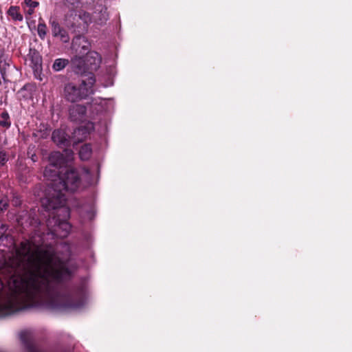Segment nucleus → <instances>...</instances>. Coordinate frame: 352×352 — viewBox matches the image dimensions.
<instances>
[{
  "mask_svg": "<svg viewBox=\"0 0 352 352\" xmlns=\"http://www.w3.org/2000/svg\"><path fill=\"white\" fill-rule=\"evenodd\" d=\"M24 3L29 8H35L38 6V2L34 1L32 0H24Z\"/></svg>",
  "mask_w": 352,
  "mask_h": 352,
  "instance_id": "nucleus-17",
  "label": "nucleus"
},
{
  "mask_svg": "<svg viewBox=\"0 0 352 352\" xmlns=\"http://www.w3.org/2000/svg\"><path fill=\"white\" fill-rule=\"evenodd\" d=\"M60 33H58L57 34L56 37H58L60 40L63 43H67L69 41V36L67 33V32L65 29H62L60 32Z\"/></svg>",
  "mask_w": 352,
  "mask_h": 352,
  "instance_id": "nucleus-15",
  "label": "nucleus"
},
{
  "mask_svg": "<svg viewBox=\"0 0 352 352\" xmlns=\"http://www.w3.org/2000/svg\"><path fill=\"white\" fill-rule=\"evenodd\" d=\"M52 140L59 146H68L72 144L69 133L63 129L55 130L52 133Z\"/></svg>",
  "mask_w": 352,
  "mask_h": 352,
  "instance_id": "nucleus-7",
  "label": "nucleus"
},
{
  "mask_svg": "<svg viewBox=\"0 0 352 352\" xmlns=\"http://www.w3.org/2000/svg\"><path fill=\"white\" fill-rule=\"evenodd\" d=\"M93 217H94V214H93V212H89V214H88V218H89V219H91L93 218Z\"/></svg>",
  "mask_w": 352,
  "mask_h": 352,
  "instance_id": "nucleus-23",
  "label": "nucleus"
},
{
  "mask_svg": "<svg viewBox=\"0 0 352 352\" xmlns=\"http://www.w3.org/2000/svg\"><path fill=\"white\" fill-rule=\"evenodd\" d=\"M8 14L14 21H21L23 20V16L19 12V8L17 6H11Z\"/></svg>",
  "mask_w": 352,
  "mask_h": 352,
  "instance_id": "nucleus-9",
  "label": "nucleus"
},
{
  "mask_svg": "<svg viewBox=\"0 0 352 352\" xmlns=\"http://www.w3.org/2000/svg\"><path fill=\"white\" fill-rule=\"evenodd\" d=\"M91 155V148L89 144L83 145L79 151V156L82 160H87Z\"/></svg>",
  "mask_w": 352,
  "mask_h": 352,
  "instance_id": "nucleus-10",
  "label": "nucleus"
},
{
  "mask_svg": "<svg viewBox=\"0 0 352 352\" xmlns=\"http://www.w3.org/2000/svg\"><path fill=\"white\" fill-rule=\"evenodd\" d=\"M67 159L63 157L60 152H52L48 158L49 164L45 167L43 175L50 182L45 190L44 196L41 197L43 207L55 208L65 204L66 198L64 191L74 192L81 184L82 177L74 168H66L60 170L67 162L72 158V151L65 150Z\"/></svg>",
  "mask_w": 352,
  "mask_h": 352,
  "instance_id": "nucleus-2",
  "label": "nucleus"
},
{
  "mask_svg": "<svg viewBox=\"0 0 352 352\" xmlns=\"http://www.w3.org/2000/svg\"><path fill=\"white\" fill-rule=\"evenodd\" d=\"M94 129L93 123H87L85 126H81L73 132V136L72 137V144H77L85 140L90 134L91 131Z\"/></svg>",
  "mask_w": 352,
  "mask_h": 352,
  "instance_id": "nucleus-6",
  "label": "nucleus"
},
{
  "mask_svg": "<svg viewBox=\"0 0 352 352\" xmlns=\"http://www.w3.org/2000/svg\"><path fill=\"white\" fill-rule=\"evenodd\" d=\"M8 201L6 199H1L0 201V211H3L7 208Z\"/></svg>",
  "mask_w": 352,
  "mask_h": 352,
  "instance_id": "nucleus-19",
  "label": "nucleus"
},
{
  "mask_svg": "<svg viewBox=\"0 0 352 352\" xmlns=\"http://www.w3.org/2000/svg\"><path fill=\"white\" fill-rule=\"evenodd\" d=\"M8 159L6 155L3 152L0 153V166H3L6 162Z\"/></svg>",
  "mask_w": 352,
  "mask_h": 352,
  "instance_id": "nucleus-18",
  "label": "nucleus"
},
{
  "mask_svg": "<svg viewBox=\"0 0 352 352\" xmlns=\"http://www.w3.org/2000/svg\"><path fill=\"white\" fill-rule=\"evenodd\" d=\"M86 113V108L83 105L74 104L69 109V116L73 121L80 120Z\"/></svg>",
  "mask_w": 352,
  "mask_h": 352,
  "instance_id": "nucleus-8",
  "label": "nucleus"
},
{
  "mask_svg": "<svg viewBox=\"0 0 352 352\" xmlns=\"http://www.w3.org/2000/svg\"><path fill=\"white\" fill-rule=\"evenodd\" d=\"M12 201V204L15 206H19L21 204V200L18 197H14Z\"/></svg>",
  "mask_w": 352,
  "mask_h": 352,
  "instance_id": "nucleus-20",
  "label": "nucleus"
},
{
  "mask_svg": "<svg viewBox=\"0 0 352 352\" xmlns=\"http://www.w3.org/2000/svg\"><path fill=\"white\" fill-rule=\"evenodd\" d=\"M65 204H63L60 206L50 209L43 207L47 211H50L52 210H57L58 212L63 213V218H58L57 219H55V214L54 213L52 214L54 216L53 221H55V228L53 229V231L56 232V234L60 237L67 236L71 229V226L65 220L69 217V210L67 207L65 206Z\"/></svg>",
  "mask_w": 352,
  "mask_h": 352,
  "instance_id": "nucleus-5",
  "label": "nucleus"
},
{
  "mask_svg": "<svg viewBox=\"0 0 352 352\" xmlns=\"http://www.w3.org/2000/svg\"><path fill=\"white\" fill-rule=\"evenodd\" d=\"M68 63H69V61L67 59H64V58L56 59L53 64L52 68L54 70H55L56 72L60 71L65 67V66L68 64Z\"/></svg>",
  "mask_w": 352,
  "mask_h": 352,
  "instance_id": "nucleus-11",
  "label": "nucleus"
},
{
  "mask_svg": "<svg viewBox=\"0 0 352 352\" xmlns=\"http://www.w3.org/2000/svg\"><path fill=\"white\" fill-rule=\"evenodd\" d=\"M72 48L76 54L73 59L74 62L77 59H82L84 56L87 55L86 60H83V62L87 60L88 58H91L94 59V64L96 65L100 63L98 54L95 52H89L90 43L85 36H76L72 41Z\"/></svg>",
  "mask_w": 352,
  "mask_h": 352,
  "instance_id": "nucleus-4",
  "label": "nucleus"
},
{
  "mask_svg": "<svg viewBox=\"0 0 352 352\" xmlns=\"http://www.w3.org/2000/svg\"><path fill=\"white\" fill-rule=\"evenodd\" d=\"M82 174L85 176V177H89V171L88 169H86V168H83L82 170Z\"/></svg>",
  "mask_w": 352,
  "mask_h": 352,
  "instance_id": "nucleus-21",
  "label": "nucleus"
},
{
  "mask_svg": "<svg viewBox=\"0 0 352 352\" xmlns=\"http://www.w3.org/2000/svg\"><path fill=\"white\" fill-rule=\"evenodd\" d=\"M95 83V78L91 76L86 80H83L79 85L68 83L64 89L65 98L72 102H77L93 94V86Z\"/></svg>",
  "mask_w": 352,
  "mask_h": 352,
  "instance_id": "nucleus-3",
  "label": "nucleus"
},
{
  "mask_svg": "<svg viewBox=\"0 0 352 352\" xmlns=\"http://www.w3.org/2000/svg\"><path fill=\"white\" fill-rule=\"evenodd\" d=\"M0 126H2L6 128H8L10 126L9 115L7 112H3L1 114Z\"/></svg>",
  "mask_w": 352,
  "mask_h": 352,
  "instance_id": "nucleus-13",
  "label": "nucleus"
},
{
  "mask_svg": "<svg viewBox=\"0 0 352 352\" xmlns=\"http://www.w3.org/2000/svg\"><path fill=\"white\" fill-rule=\"evenodd\" d=\"M37 31L39 37L41 39H44L47 34V26L45 23L43 21H42L41 19L39 20Z\"/></svg>",
  "mask_w": 352,
  "mask_h": 352,
  "instance_id": "nucleus-12",
  "label": "nucleus"
},
{
  "mask_svg": "<svg viewBox=\"0 0 352 352\" xmlns=\"http://www.w3.org/2000/svg\"><path fill=\"white\" fill-rule=\"evenodd\" d=\"M48 223V226H50V225H51L52 221H51V220H50V219H49V220H48V223Z\"/></svg>",
  "mask_w": 352,
  "mask_h": 352,
  "instance_id": "nucleus-24",
  "label": "nucleus"
},
{
  "mask_svg": "<svg viewBox=\"0 0 352 352\" xmlns=\"http://www.w3.org/2000/svg\"><path fill=\"white\" fill-rule=\"evenodd\" d=\"M34 8H29L27 11H26V13L28 14V15H32L33 13H34Z\"/></svg>",
  "mask_w": 352,
  "mask_h": 352,
  "instance_id": "nucleus-22",
  "label": "nucleus"
},
{
  "mask_svg": "<svg viewBox=\"0 0 352 352\" xmlns=\"http://www.w3.org/2000/svg\"><path fill=\"white\" fill-rule=\"evenodd\" d=\"M33 61L34 62L36 69H38L41 65V58L37 53L34 54Z\"/></svg>",
  "mask_w": 352,
  "mask_h": 352,
  "instance_id": "nucleus-16",
  "label": "nucleus"
},
{
  "mask_svg": "<svg viewBox=\"0 0 352 352\" xmlns=\"http://www.w3.org/2000/svg\"><path fill=\"white\" fill-rule=\"evenodd\" d=\"M72 272L55 254L24 241L0 260V317L30 307L54 310L78 309L86 302L85 287L58 290L59 282Z\"/></svg>",
  "mask_w": 352,
  "mask_h": 352,
  "instance_id": "nucleus-1",
  "label": "nucleus"
},
{
  "mask_svg": "<svg viewBox=\"0 0 352 352\" xmlns=\"http://www.w3.org/2000/svg\"><path fill=\"white\" fill-rule=\"evenodd\" d=\"M50 24L52 26V33L54 36H57V34L58 33H60V32L63 29L59 23L56 21H50Z\"/></svg>",
  "mask_w": 352,
  "mask_h": 352,
  "instance_id": "nucleus-14",
  "label": "nucleus"
}]
</instances>
